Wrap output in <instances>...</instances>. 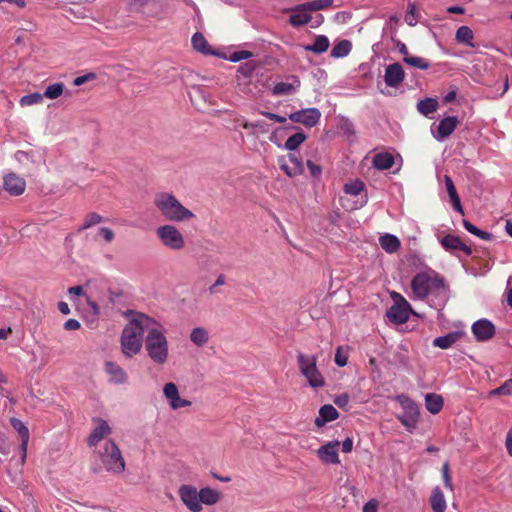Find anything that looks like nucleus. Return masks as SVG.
I'll use <instances>...</instances> for the list:
<instances>
[{
	"label": "nucleus",
	"instance_id": "nucleus-1",
	"mask_svg": "<svg viewBox=\"0 0 512 512\" xmlns=\"http://www.w3.org/2000/svg\"><path fill=\"white\" fill-rule=\"evenodd\" d=\"M145 328L144 347L148 357L157 366L165 365L169 357V343L164 326L150 317Z\"/></svg>",
	"mask_w": 512,
	"mask_h": 512
},
{
	"label": "nucleus",
	"instance_id": "nucleus-2",
	"mask_svg": "<svg viewBox=\"0 0 512 512\" xmlns=\"http://www.w3.org/2000/svg\"><path fill=\"white\" fill-rule=\"evenodd\" d=\"M149 318L146 314L136 313L124 327L121 334V349L125 356L131 358L140 352Z\"/></svg>",
	"mask_w": 512,
	"mask_h": 512
},
{
	"label": "nucleus",
	"instance_id": "nucleus-3",
	"mask_svg": "<svg viewBox=\"0 0 512 512\" xmlns=\"http://www.w3.org/2000/svg\"><path fill=\"white\" fill-rule=\"evenodd\" d=\"M411 289L419 300H424L429 295L439 296L448 292L444 278L432 269L417 273L411 281Z\"/></svg>",
	"mask_w": 512,
	"mask_h": 512
},
{
	"label": "nucleus",
	"instance_id": "nucleus-4",
	"mask_svg": "<svg viewBox=\"0 0 512 512\" xmlns=\"http://www.w3.org/2000/svg\"><path fill=\"white\" fill-rule=\"evenodd\" d=\"M154 205L166 220L172 222L187 221L194 217L193 212L184 207L171 193L161 192L156 194Z\"/></svg>",
	"mask_w": 512,
	"mask_h": 512
},
{
	"label": "nucleus",
	"instance_id": "nucleus-5",
	"mask_svg": "<svg viewBox=\"0 0 512 512\" xmlns=\"http://www.w3.org/2000/svg\"><path fill=\"white\" fill-rule=\"evenodd\" d=\"M95 453L106 471L120 474L125 470V460L113 440H107Z\"/></svg>",
	"mask_w": 512,
	"mask_h": 512
},
{
	"label": "nucleus",
	"instance_id": "nucleus-6",
	"mask_svg": "<svg viewBox=\"0 0 512 512\" xmlns=\"http://www.w3.org/2000/svg\"><path fill=\"white\" fill-rule=\"evenodd\" d=\"M297 364L300 373L305 377L310 387L319 389L325 386V378L317 367V357L302 352L297 354Z\"/></svg>",
	"mask_w": 512,
	"mask_h": 512
},
{
	"label": "nucleus",
	"instance_id": "nucleus-7",
	"mask_svg": "<svg viewBox=\"0 0 512 512\" xmlns=\"http://www.w3.org/2000/svg\"><path fill=\"white\" fill-rule=\"evenodd\" d=\"M156 235L161 244L169 250L181 251L185 248L186 242L183 234L177 227L171 224L159 226Z\"/></svg>",
	"mask_w": 512,
	"mask_h": 512
},
{
	"label": "nucleus",
	"instance_id": "nucleus-8",
	"mask_svg": "<svg viewBox=\"0 0 512 512\" xmlns=\"http://www.w3.org/2000/svg\"><path fill=\"white\" fill-rule=\"evenodd\" d=\"M127 8L130 13L141 14L146 18L158 17L164 10L161 0H129Z\"/></svg>",
	"mask_w": 512,
	"mask_h": 512
},
{
	"label": "nucleus",
	"instance_id": "nucleus-9",
	"mask_svg": "<svg viewBox=\"0 0 512 512\" xmlns=\"http://www.w3.org/2000/svg\"><path fill=\"white\" fill-rule=\"evenodd\" d=\"M178 494L182 502L191 512H201L202 505L199 502L197 489L189 484L180 486Z\"/></svg>",
	"mask_w": 512,
	"mask_h": 512
},
{
	"label": "nucleus",
	"instance_id": "nucleus-10",
	"mask_svg": "<svg viewBox=\"0 0 512 512\" xmlns=\"http://www.w3.org/2000/svg\"><path fill=\"white\" fill-rule=\"evenodd\" d=\"M401 303L393 304L387 311V317L395 324H403L412 313L411 305L405 298H401Z\"/></svg>",
	"mask_w": 512,
	"mask_h": 512
},
{
	"label": "nucleus",
	"instance_id": "nucleus-11",
	"mask_svg": "<svg viewBox=\"0 0 512 512\" xmlns=\"http://www.w3.org/2000/svg\"><path fill=\"white\" fill-rule=\"evenodd\" d=\"M321 117V113L317 108H307L289 115V119L294 123H301L306 127L315 126Z\"/></svg>",
	"mask_w": 512,
	"mask_h": 512
},
{
	"label": "nucleus",
	"instance_id": "nucleus-12",
	"mask_svg": "<svg viewBox=\"0 0 512 512\" xmlns=\"http://www.w3.org/2000/svg\"><path fill=\"white\" fill-rule=\"evenodd\" d=\"M95 427L87 439L89 447H97L99 442L109 436L112 432L108 422L101 418H94Z\"/></svg>",
	"mask_w": 512,
	"mask_h": 512
},
{
	"label": "nucleus",
	"instance_id": "nucleus-13",
	"mask_svg": "<svg viewBox=\"0 0 512 512\" xmlns=\"http://www.w3.org/2000/svg\"><path fill=\"white\" fill-rule=\"evenodd\" d=\"M472 333L478 342H485L494 337L496 328L494 324L487 319H480L473 323Z\"/></svg>",
	"mask_w": 512,
	"mask_h": 512
},
{
	"label": "nucleus",
	"instance_id": "nucleus-14",
	"mask_svg": "<svg viewBox=\"0 0 512 512\" xmlns=\"http://www.w3.org/2000/svg\"><path fill=\"white\" fill-rule=\"evenodd\" d=\"M338 441H330L317 449L316 454L324 464H340Z\"/></svg>",
	"mask_w": 512,
	"mask_h": 512
},
{
	"label": "nucleus",
	"instance_id": "nucleus-15",
	"mask_svg": "<svg viewBox=\"0 0 512 512\" xmlns=\"http://www.w3.org/2000/svg\"><path fill=\"white\" fill-rule=\"evenodd\" d=\"M12 427L19 433L20 439V452H21V464L25 463L27 457L28 442L30 439L29 429L26 425L17 418H11L10 420Z\"/></svg>",
	"mask_w": 512,
	"mask_h": 512
},
{
	"label": "nucleus",
	"instance_id": "nucleus-16",
	"mask_svg": "<svg viewBox=\"0 0 512 512\" xmlns=\"http://www.w3.org/2000/svg\"><path fill=\"white\" fill-rule=\"evenodd\" d=\"M3 181L5 190L11 195H22L26 189V182L24 178L20 177L16 173L11 172L5 175Z\"/></svg>",
	"mask_w": 512,
	"mask_h": 512
},
{
	"label": "nucleus",
	"instance_id": "nucleus-17",
	"mask_svg": "<svg viewBox=\"0 0 512 512\" xmlns=\"http://www.w3.org/2000/svg\"><path fill=\"white\" fill-rule=\"evenodd\" d=\"M401 404L406 409V413L404 416L398 417L400 422L406 426L407 428H414L418 421L419 410L415 403L408 398H405L404 401H401Z\"/></svg>",
	"mask_w": 512,
	"mask_h": 512
},
{
	"label": "nucleus",
	"instance_id": "nucleus-18",
	"mask_svg": "<svg viewBox=\"0 0 512 512\" xmlns=\"http://www.w3.org/2000/svg\"><path fill=\"white\" fill-rule=\"evenodd\" d=\"M404 70L399 63H393L386 67L384 80L387 86L397 87L404 80Z\"/></svg>",
	"mask_w": 512,
	"mask_h": 512
},
{
	"label": "nucleus",
	"instance_id": "nucleus-19",
	"mask_svg": "<svg viewBox=\"0 0 512 512\" xmlns=\"http://www.w3.org/2000/svg\"><path fill=\"white\" fill-rule=\"evenodd\" d=\"M459 121L455 116H448L443 118L437 127V134L434 137L441 141L449 137L457 128Z\"/></svg>",
	"mask_w": 512,
	"mask_h": 512
},
{
	"label": "nucleus",
	"instance_id": "nucleus-20",
	"mask_svg": "<svg viewBox=\"0 0 512 512\" xmlns=\"http://www.w3.org/2000/svg\"><path fill=\"white\" fill-rule=\"evenodd\" d=\"M105 371L109 375L110 382H113L115 384H124L128 380L127 373L121 366H119L115 362H106Z\"/></svg>",
	"mask_w": 512,
	"mask_h": 512
},
{
	"label": "nucleus",
	"instance_id": "nucleus-21",
	"mask_svg": "<svg viewBox=\"0 0 512 512\" xmlns=\"http://www.w3.org/2000/svg\"><path fill=\"white\" fill-rule=\"evenodd\" d=\"M442 246L447 251L460 250L464 252L466 255H470L472 250L469 246L464 244L458 236L455 235H446L441 240Z\"/></svg>",
	"mask_w": 512,
	"mask_h": 512
},
{
	"label": "nucleus",
	"instance_id": "nucleus-22",
	"mask_svg": "<svg viewBox=\"0 0 512 512\" xmlns=\"http://www.w3.org/2000/svg\"><path fill=\"white\" fill-rule=\"evenodd\" d=\"M339 417V413L336 408L330 404L323 405L319 410V417L315 419V425L322 427L327 422L336 420Z\"/></svg>",
	"mask_w": 512,
	"mask_h": 512
},
{
	"label": "nucleus",
	"instance_id": "nucleus-23",
	"mask_svg": "<svg viewBox=\"0 0 512 512\" xmlns=\"http://www.w3.org/2000/svg\"><path fill=\"white\" fill-rule=\"evenodd\" d=\"M462 336V332L454 331L433 340V346L441 349H448L456 343Z\"/></svg>",
	"mask_w": 512,
	"mask_h": 512
},
{
	"label": "nucleus",
	"instance_id": "nucleus-24",
	"mask_svg": "<svg viewBox=\"0 0 512 512\" xmlns=\"http://www.w3.org/2000/svg\"><path fill=\"white\" fill-rule=\"evenodd\" d=\"M306 9L300 8V5L296 6L293 14L289 17V23L293 27H300L308 24L311 21V16L307 14Z\"/></svg>",
	"mask_w": 512,
	"mask_h": 512
},
{
	"label": "nucleus",
	"instance_id": "nucleus-25",
	"mask_svg": "<svg viewBox=\"0 0 512 512\" xmlns=\"http://www.w3.org/2000/svg\"><path fill=\"white\" fill-rule=\"evenodd\" d=\"M198 493L200 504L214 505L221 499V493L210 487L202 488Z\"/></svg>",
	"mask_w": 512,
	"mask_h": 512
},
{
	"label": "nucleus",
	"instance_id": "nucleus-26",
	"mask_svg": "<svg viewBox=\"0 0 512 512\" xmlns=\"http://www.w3.org/2000/svg\"><path fill=\"white\" fill-rule=\"evenodd\" d=\"M292 82H278L273 87V94L274 95H287L292 93L296 88L300 86V81L297 77L292 76L291 77Z\"/></svg>",
	"mask_w": 512,
	"mask_h": 512
},
{
	"label": "nucleus",
	"instance_id": "nucleus-27",
	"mask_svg": "<svg viewBox=\"0 0 512 512\" xmlns=\"http://www.w3.org/2000/svg\"><path fill=\"white\" fill-rule=\"evenodd\" d=\"M430 503L433 512H444L446 510V500L439 487L433 489Z\"/></svg>",
	"mask_w": 512,
	"mask_h": 512
},
{
	"label": "nucleus",
	"instance_id": "nucleus-28",
	"mask_svg": "<svg viewBox=\"0 0 512 512\" xmlns=\"http://www.w3.org/2000/svg\"><path fill=\"white\" fill-rule=\"evenodd\" d=\"M443 404V398L438 394L429 393L425 397L426 409L432 414L439 413L443 408Z\"/></svg>",
	"mask_w": 512,
	"mask_h": 512
},
{
	"label": "nucleus",
	"instance_id": "nucleus-29",
	"mask_svg": "<svg viewBox=\"0 0 512 512\" xmlns=\"http://www.w3.org/2000/svg\"><path fill=\"white\" fill-rule=\"evenodd\" d=\"M380 246L387 253H394L400 248L399 239L392 234H385L379 238Z\"/></svg>",
	"mask_w": 512,
	"mask_h": 512
},
{
	"label": "nucleus",
	"instance_id": "nucleus-30",
	"mask_svg": "<svg viewBox=\"0 0 512 512\" xmlns=\"http://www.w3.org/2000/svg\"><path fill=\"white\" fill-rule=\"evenodd\" d=\"M439 107L438 101L434 98H425L417 103V110L423 116H429L437 111Z\"/></svg>",
	"mask_w": 512,
	"mask_h": 512
},
{
	"label": "nucleus",
	"instance_id": "nucleus-31",
	"mask_svg": "<svg viewBox=\"0 0 512 512\" xmlns=\"http://www.w3.org/2000/svg\"><path fill=\"white\" fill-rule=\"evenodd\" d=\"M329 45V39L325 35H318L313 44L304 46V50L322 54L328 50Z\"/></svg>",
	"mask_w": 512,
	"mask_h": 512
},
{
	"label": "nucleus",
	"instance_id": "nucleus-32",
	"mask_svg": "<svg viewBox=\"0 0 512 512\" xmlns=\"http://www.w3.org/2000/svg\"><path fill=\"white\" fill-rule=\"evenodd\" d=\"M394 164V157L390 153H378L373 157V165L379 170L390 169Z\"/></svg>",
	"mask_w": 512,
	"mask_h": 512
},
{
	"label": "nucleus",
	"instance_id": "nucleus-33",
	"mask_svg": "<svg viewBox=\"0 0 512 512\" xmlns=\"http://www.w3.org/2000/svg\"><path fill=\"white\" fill-rule=\"evenodd\" d=\"M473 38V31L468 26H461L456 31L455 39L457 42L466 44L472 48L475 47L474 43L472 42Z\"/></svg>",
	"mask_w": 512,
	"mask_h": 512
},
{
	"label": "nucleus",
	"instance_id": "nucleus-34",
	"mask_svg": "<svg viewBox=\"0 0 512 512\" xmlns=\"http://www.w3.org/2000/svg\"><path fill=\"white\" fill-rule=\"evenodd\" d=\"M190 340L196 346L202 347V346H204L208 342V340H209V333L203 327H196L190 333Z\"/></svg>",
	"mask_w": 512,
	"mask_h": 512
},
{
	"label": "nucleus",
	"instance_id": "nucleus-35",
	"mask_svg": "<svg viewBox=\"0 0 512 512\" xmlns=\"http://www.w3.org/2000/svg\"><path fill=\"white\" fill-rule=\"evenodd\" d=\"M191 42H192L193 48L195 50H197L198 52H201L203 54H212V51L210 50V46L202 33L196 32L192 36Z\"/></svg>",
	"mask_w": 512,
	"mask_h": 512
},
{
	"label": "nucleus",
	"instance_id": "nucleus-36",
	"mask_svg": "<svg viewBox=\"0 0 512 512\" xmlns=\"http://www.w3.org/2000/svg\"><path fill=\"white\" fill-rule=\"evenodd\" d=\"M352 49V44L349 40H342L338 42L331 50V56L334 58H342L347 56Z\"/></svg>",
	"mask_w": 512,
	"mask_h": 512
},
{
	"label": "nucleus",
	"instance_id": "nucleus-37",
	"mask_svg": "<svg viewBox=\"0 0 512 512\" xmlns=\"http://www.w3.org/2000/svg\"><path fill=\"white\" fill-rule=\"evenodd\" d=\"M103 221H104V219L100 214H98L96 212H90L84 217L83 224L78 228V231L82 232V231H84L96 224H99Z\"/></svg>",
	"mask_w": 512,
	"mask_h": 512
},
{
	"label": "nucleus",
	"instance_id": "nucleus-38",
	"mask_svg": "<svg viewBox=\"0 0 512 512\" xmlns=\"http://www.w3.org/2000/svg\"><path fill=\"white\" fill-rule=\"evenodd\" d=\"M333 0H314L300 4V8H304L309 11H318L331 7Z\"/></svg>",
	"mask_w": 512,
	"mask_h": 512
},
{
	"label": "nucleus",
	"instance_id": "nucleus-39",
	"mask_svg": "<svg viewBox=\"0 0 512 512\" xmlns=\"http://www.w3.org/2000/svg\"><path fill=\"white\" fill-rule=\"evenodd\" d=\"M403 61L406 64L421 70H427L430 67V63L425 58L418 56L406 55L403 57Z\"/></svg>",
	"mask_w": 512,
	"mask_h": 512
},
{
	"label": "nucleus",
	"instance_id": "nucleus-40",
	"mask_svg": "<svg viewBox=\"0 0 512 512\" xmlns=\"http://www.w3.org/2000/svg\"><path fill=\"white\" fill-rule=\"evenodd\" d=\"M463 226L468 232L479 237L482 240L489 241L492 239L491 233L480 230L479 228H477L474 224H472L468 220H463Z\"/></svg>",
	"mask_w": 512,
	"mask_h": 512
},
{
	"label": "nucleus",
	"instance_id": "nucleus-41",
	"mask_svg": "<svg viewBox=\"0 0 512 512\" xmlns=\"http://www.w3.org/2000/svg\"><path fill=\"white\" fill-rule=\"evenodd\" d=\"M305 140H306V135L302 132H298V133L291 135L286 140L284 146L287 150L293 151V150H296Z\"/></svg>",
	"mask_w": 512,
	"mask_h": 512
},
{
	"label": "nucleus",
	"instance_id": "nucleus-42",
	"mask_svg": "<svg viewBox=\"0 0 512 512\" xmlns=\"http://www.w3.org/2000/svg\"><path fill=\"white\" fill-rule=\"evenodd\" d=\"M364 188V183L361 180L356 179L354 181L346 183L343 187V190L348 195L357 196L364 190Z\"/></svg>",
	"mask_w": 512,
	"mask_h": 512
},
{
	"label": "nucleus",
	"instance_id": "nucleus-43",
	"mask_svg": "<svg viewBox=\"0 0 512 512\" xmlns=\"http://www.w3.org/2000/svg\"><path fill=\"white\" fill-rule=\"evenodd\" d=\"M64 91V84L63 83H55L49 85L44 94L43 97H46L48 99H57L62 95Z\"/></svg>",
	"mask_w": 512,
	"mask_h": 512
},
{
	"label": "nucleus",
	"instance_id": "nucleus-44",
	"mask_svg": "<svg viewBox=\"0 0 512 512\" xmlns=\"http://www.w3.org/2000/svg\"><path fill=\"white\" fill-rule=\"evenodd\" d=\"M512 394V378L506 380L500 387L489 392L490 396L511 395Z\"/></svg>",
	"mask_w": 512,
	"mask_h": 512
},
{
	"label": "nucleus",
	"instance_id": "nucleus-45",
	"mask_svg": "<svg viewBox=\"0 0 512 512\" xmlns=\"http://www.w3.org/2000/svg\"><path fill=\"white\" fill-rule=\"evenodd\" d=\"M43 94L40 93H32L29 95H25L20 99L21 106H31L34 104H39L43 101Z\"/></svg>",
	"mask_w": 512,
	"mask_h": 512
},
{
	"label": "nucleus",
	"instance_id": "nucleus-46",
	"mask_svg": "<svg viewBox=\"0 0 512 512\" xmlns=\"http://www.w3.org/2000/svg\"><path fill=\"white\" fill-rule=\"evenodd\" d=\"M163 394L169 403L172 398L179 394L176 384L173 382L166 383L163 387Z\"/></svg>",
	"mask_w": 512,
	"mask_h": 512
},
{
	"label": "nucleus",
	"instance_id": "nucleus-47",
	"mask_svg": "<svg viewBox=\"0 0 512 512\" xmlns=\"http://www.w3.org/2000/svg\"><path fill=\"white\" fill-rule=\"evenodd\" d=\"M191 404L192 403L190 400L181 398L179 394L176 397L172 398V400H170V402H169V406L173 410L188 407V406H191Z\"/></svg>",
	"mask_w": 512,
	"mask_h": 512
},
{
	"label": "nucleus",
	"instance_id": "nucleus-48",
	"mask_svg": "<svg viewBox=\"0 0 512 512\" xmlns=\"http://www.w3.org/2000/svg\"><path fill=\"white\" fill-rule=\"evenodd\" d=\"M191 404L192 403L190 400L181 398L179 394L176 397L172 398V400H170V402H169V406L173 410L188 407V406H191Z\"/></svg>",
	"mask_w": 512,
	"mask_h": 512
},
{
	"label": "nucleus",
	"instance_id": "nucleus-49",
	"mask_svg": "<svg viewBox=\"0 0 512 512\" xmlns=\"http://www.w3.org/2000/svg\"><path fill=\"white\" fill-rule=\"evenodd\" d=\"M335 363L339 367H344L348 363V355L342 351V347H338L335 353Z\"/></svg>",
	"mask_w": 512,
	"mask_h": 512
},
{
	"label": "nucleus",
	"instance_id": "nucleus-50",
	"mask_svg": "<svg viewBox=\"0 0 512 512\" xmlns=\"http://www.w3.org/2000/svg\"><path fill=\"white\" fill-rule=\"evenodd\" d=\"M415 13H416L415 6L413 4H409L408 11L405 15V22L410 26H414L417 22V20L415 18Z\"/></svg>",
	"mask_w": 512,
	"mask_h": 512
},
{
	"label": "nucleus",
	"instance_id": "nucleus-51",
	"mask_svg": "<svg viewBox=\"0 0 512 512\" xmlns=\"http://www.w3.org/2000/svg\"><path fill=\"white\" fill-rule=\"evenodd\" d=\"M251 56H252L251 52L246 51V50H240V51H236V52L232 53L230 56V60L233 62H237V61L248 59Z\"/></svg>",
	"mask_w": 512,
	"mask_h": 512
},
{
	"label": "nucleus",
	"instance_id": "nucleus-52",
	"mask_svg": "<svg viewBox=\"0 0 512 512\" xmlns=\"http://www.w3.org/2000/svg\"><path fill=\"white\" fill-rule=\"evenodd\" d=\"M349 401H350V397L347 393L340 394V395L336 396L334 399V403L339 408H342V409H345L348 406Z\"/></svg>",
	"mask_w": 512,
	"mask_h": 512
},
{
	"label": "nucleus",
	"instance_id": "nucleus-53",
	"mask_svg": "<svg viewBox=\"0 0 512 512\" xmlns=\"http://www.w3.org/2000/svg\"><path fill=\"white\" fill-rule=\"evenodd\" d=\"M289 161L292 164V167H294V171L292 173H299L302 174L304 171L302 161L299 160L295 155H289Z\"/></svg>",
	"mask_w": 512,
	"mask_h": 512
},
{
	"label": "nucleus",
	"instance_id": "nucleus-54",
	"mask_svg": "<svg viewBox=\"0 0 512 512\" xmlns=\"http://www.w3.org/2000/svg\"><path fill=\"white\" fill-rule=\"evenodd\" d=\"M444 182H445V186H446V189H447V193L449 195V197H452L454 195H457V190H456V187L454 185V182L452 180V178L448 175H445L444 176Z\"/></svg>",
	"mask_w": 512,
	"mask_h": 512
},
{
	"label": "nucleus",
	"instance_id": "nucleus-55",
	"mask_svg": "<svg viewBox=\"0 0 512 512\" xmlns=\"http://www.w3.org/2000/svg\"><path fill=\"white\" fill-rule=\"evenodd\" d=\"M306 165L310 171V174L313 177L317 178L322 174V168L319 165L315 164L313 161L307 160Z\"/></svg>",
	"mask_w": 512,
	"mask_h": 512
},
{
	"label": "nucleus",
	"instance_id": "nucleus-56",
	"mask_svg": "<svg viewBox=\"0 0 512 512\" xmlns=\"http://www.w3.org/2000/svg\"><path fill=\"white\" fill-rule=\"evenodd\" d=\"M96 78V75L94 73H88L82 76H78L74 79L73 84L75 86H81L84 83H86L89 80H93Z\"/></svg>",
	"mask_w": 512,
	"mask_h": 512
},
{
	"label": "nucleus",
	"instance_id": "nucleus-57",
	"mask_svg": "<svg viewBox=\"0 0 512 512\" xmlns=\"http://www.w3.org/2000/svg\"><path fill=\"white\" fill-rule=\"evenodd\" d=\"M99 234L107 243H110L115 237L114 232L108 227H101L99 229Z\"/></svg>",
	"mask_w": 512,
	"mask_h": 512
},
{
	"label": "nucleus",
	"instance_id": "nucleus-58",
	"mask_svg": "<svg viewBox=\"0 0 512 512\" xmlns=\"http://www.w3.org/2000/svg\"><path fill=\"white\" fill-rule=\"evenodd\" d=\"M442 475H443L445 486L447 488L452 489L451 478H450V474H449V464L447 462L444 463L442 466Z\"/></svg>",
	"mask_w": 512,
	"mask_h": 512
},
{
	"label": "nucleus",
	"instance_id": "nucleus-59",
	"mask_svg": "<svg viewBox=\"0 0 512 512\" xmlns=\"http://www.w3.org/2000/svg\"><path fill=\"white\" fill-rule=\"evenodd\" d=\"M260 114L265 116V117H267L268 119L273 120V121L278 122V123H285L286 122V118L285 117L280 116V115L275 114V113L262 111V112H260Z\"/></svg>",
	"mask_w": 512,
	"mask_h": 512
},
{
	"label": "nucleus",
	"instance_id": "nucleus-60",
	"mask_svg": "<svg viewBox=\"0 0 512 512\" xmlns=\"http://www.w3.org/2000/svg\"><path fill=\"white\" fill-rule=\"evenodd\" d=\"M450 201H451L453 208L463 215L464 210H463L459 195L457 194V195L450 197Z\"/></svg>",
	"mask_w": 512,
	"mask_h": 512
},
{
	"label": "nucleus",
	"instance_id": "nucleus-61",
	"mask_svg": "<svg viewBox=\"0 0 512 512\" xmlns=\"http://www.w3.org/2000/svg\"><path fill=\"white\" fill-rule=\"evenodd\" d=\"M378 502L375 499L368 501L364 506L362 512H377Z\"/></svg>",
	"mask_w": 512,
	"mask_h": 512
},
{
	"label": "nucleus",
	"instance_id": "nucleus-62",
	"mask_svg": "<svg viewBox=\"0 0 512 512\" xmlns=\"http://www.w3.org/2000/svg\"><path fill=\"white\" fill-rule=\"evenodd\" d=\"M80 326V322L76 319H68L64 324L66 330H78Z\"/></svg>",
	"mask_w": 512,
	"mask_h": 512
},
{
	"label": "nucleus",
	"instance_id": "nucleus-63",
	"mask_svg": "<svg viewBox=\"0 0 512 512\" xmlns=\"http://www.w3.org/2000/svg\"><path fill=\"white\" fill-rule=\"evenodd\" d=\"M280 168L289 176H296L299 175V173H292L294 171V167L289 166L285 161H280L279 163Z\"/></svg>",
	"mask_w": 512,
	"mask_h": 512
},
{
	"label": "nucleus",
	"instance_id": "nucleus-64",
	"mask_svg": "<svg viewBox=\"0 0 512 512\" xmlns=\"http://www.w3.org/2000/svg\"><path fill=\"white\" fill-rule=\"evenodd\" d=\"M505 445H506L508 454L510 456H512V427L510 428V430L507 433Z\"/></svg>",
	"mask_w": 512,
	"mask_h": 512
}]
</instances>
